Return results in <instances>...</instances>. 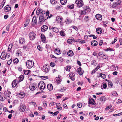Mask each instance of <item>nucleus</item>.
Here are the masks:
<instances>
[{
    "label": "nucleus",
    "instance_id": "obj_1",
    "mask_svg": "<svg viewBox=\"0 0 122 122\" xmlns=\"http://www.w3.org/2000/svg\"><path fill=\"white\" fill-rule=\"evenodd\" d=\"M26 66L28 69H30L34 66V61L31 60H27L26 62Z\"/></svg>",
    "mask_w": 122,
    "mask_h": 122
},
{
    "label": "nucleus",
    "instance_id": "obj_2",
    "mask_svg": "<svg viewBox=\"0 0 122 122\" xmlns=\"http://www.w3.org/2000/svg\"><path fill=\"white\" fill-rule=\"evenodd\" d=\"M26 107V106L25 104L21 103L20 104V106L19 107V110L21 112H23L25 111Z\"/></svg>",
    "mask_w": 122,
    "mask_h": 122
},
{
    "label": "nucleus",
    "instance_id": "obj_3",
    "mask_svg": "<svg viewBox=\"0 0 122 122\" xmlns=\"http://www.w3.org/2000/svg\"><path fill=\"white\" fill-rule=\"evenodd\" d=\"M45 86V84L42 81H41L38 83V87L41 91H43L44 89Z\"/></svg>",
    "mask_w": 122,
    "mask_h": 122
},
{
    "label": "nucleus",
    "instance_id": "obj_4",
    "mask_svg": "<svg viewBox=\"0 0 122 122\" xmlns=\"http://www.w3.org/2000/svg\"><path fill=\"white\" fill-rule=\"evenodd\" d=\"M77 4V6L78 7L80 8L83 6L84 5V3L81 0H79L78 1H76L75 4Z\"/></svg>",
    "mask_w": 122,
    "mask_h": 122
},
{
    "label": "nucleus",
    "instance_id": "obj_5",
    "mask_svg": "<svg viewBox=\"0 0 122 122\" xmlns=\"http://www.w3.org/2000/svg\"><path fill=\"white\" fill-rule=\"evenodd\" d=\"M106 100V99L105 96H102L100 98L99 101L98 103L100 105L102 104L105 102Z\"/></svg>",
    "mask_w": 122,
    "mask_h": 122
},
{
    "label": "nucleus",
    "instance_id": "obj_6",
    "mask_svg": "<svg viewBox=\"0 0 122 122\" xmlns=\"http://www.w3.org/2000/svg\"><path fill=\"white\" fill-rule=\"evenodd\" d=\"M45 13V11L41 9L38 8L36 10V14L39 15V14H44Z\"/></svg>",
    "mask_w": 122,
    "mask_h": 122
},
{
    "label": "nucleus",
    "instance_id": "obj_7",
    "mask_svg": "<svg viewBox=\"0 0 122 122\" xmlns=\"http://www.w3.org/2000/svg\"><path fill=\"white\" fill-rule=\"evenodd\" d=\"M46 19L44 18L43 15H40L39 16V23L40 24H41Z\"/></svg>",
    "mask_w": 122,
    "mask_h": 122
},
{
    "label": "nucleus",
    "instance_id": "obj_8",
    "mask_svg": "<svg viewBox=\"0 0 122 122\" xmlns=\"http://www.w3.org/2000/svg\"><path fill=\"white\" fill-rule=\"evenodd\" d=\"M6 52L5 51H3L2 52L1 55L0 56V58L1 59L3 60L5 59L6 57H7Z\"/></svg>",
    "mask_w": 122,
    "mask_h": 122
},
{
    "label": "nucleus",
    "instance_id": "obj_9",
    "mask_svg": "<svg viewBox=\"0 0 122 122\" xmlns=\"http://www.w3.org/2000/svg\"><path fill=\"white\" fill-rule=\"evenodd\" d=\"M30 39L31 40H33L36 36V34L33 32H30L29 34Z\"/></svg>",
    "mask_w": 122,
    "mask_h": 122
},
{
    "label": "nucleus",
    "instance_id": "obj_10",
    "mask_svg": "<svg viewBox=\"0 0 122 122\" xmlns=\"http://www.w3.org/2000/svg\"><path fill=\"white\" fill-rule=\"evenodd\" d=\"M11 92H10L8 91L7 92L4 97V98L8 100H9L11 96Z\"/></svg>",
    "mask_w": 122,
    "mask_h": 122
},
{
    "label": "nucleus",
    "instance_id": "obj_11",
    "mask_svg": "<svg viewBox=\"0 0 122 122\" xmlns=\"http://www.w3.org/2000/svg\"><path fill=\"white\" fill-rule=\"evenodd\" d=\"M18 81L17 80H15L13 81L12 83V86L14 87L16 86H18L19 84L17 83Z\"/></svg>",
    "mask_w": 122,
    "mask_h": 122
},
{
    "label": "nucleus",
    "instance_id": "obj_12",
    "mask_svg": "<svg viewBox=\"0 0 122 122\" xmlns=\"http://www.w3.org/2000/svg\"><path fill=\"white\" fill-rule=\"evenodd\" d=\"M29 88L31 90L33 91L36 88V86L35 84L34 83L31 84L30 85Z\"/></svg>",
    "mask_w": 122,
    "mask_h": 122
},
{
    "label": "nucleus",
    "instance_id": "obj_13",
    "mask_svg": "<svg viewBox=\"0 0 122 122\" xmlns=\"http://www.w3.org/2000/svg\"><path fill=\"white\" fill-rule=\"evenodd\" d=\"M69 75L70 79L72 81H74L75 80V75L74 73L72 72H70L69 73Z\"/></svg>",
    "mask_w": 122,
    "mask_h": 122
},
{
    "label": "nucleus",
    "instance_id": "obj_14",
    "mask_svg": "<svg viewBox=\"0 0 122 122\" xmlns=\"http://www.w3.org/2000/svg\"><path fill=\"white\" fill-rule=\"evenodd\" d=\"M83 11L85 12H86V14L87 12H90L91 11V10L88 6H84L83 7Z\"/></svg>",
    "mask_w": 122,
    "mask_h": 122
},
{
    "label": "nucleus",
    "instance_id": "obj_15",
    "mask_svg": "<svg viewBox=\"0 0 122 122\" xmlns=\"http://www.w3.org/2000/svg\"><path fill=\"white\" fill-rule=\"evenodd\" d=\"M49 29L50 30L52 29L53 31L56 33H57L59 31L58 29L57 28L53 27L51 26H50L49 27Z\"/></svg>",
    "mask_w": 122,
    "mask_h": 122
},
{
    "label": "nucleus",
    "instance_id": "obj_16",
    "mask_svg": "<svg viewBox=\"0 0 122 122\" xmlns=\"http://www.w3.org/2000/svg\"><path fill=\"white\" fill-rule=\"evenodd\" d=\"M77 70V71L80 75H82L83 74L84 71L81 67H79Z\"/></svg>",
    "mask_w": 122,
    "mask_h": 122
},
{
    "label": "nucleus",
    "instance_id": "obj_17",
    "mask_svg": "<svg viewBox=\"0 0 122 122\" xmlns=\"http://www.w3.org/2000/svg\"><path fill=\"white\" fill-rule=\"evenodd\" d=\"M4 9L5 12H8L10 11L11 8L10 6L7 5L4 7Z\"/></svg>",
    "mask_w": 122,
    "mask_h": 122
},
{
    "label": "nucleus",
    "instance_id": "obj_18",
    "mask_svg": "<svg viewBox=\"0 0 122 122\" xmlns=\"http://www.w3.org/2000/svg\"><path fill=\"white\" fill-rule=\"evenodd\" d=\"M63 18L61 17H60L59 16H57L56 17V20L57 21H58V23H61V21L63 20Z\"/></svg>",
    "mask_w": 122,
    "mask_h": 122
},
{
    "label": "nucleus",
    "instance_id": "obj_19",
    "mask_svg": "<svg viewBox=\"0 0 122 122\" xmlns=\"http://www.w3.org/2000/svg\"><path fill=\"white\" fill-rule=\"evenodd\" d=\"M88 102L89 104H92V105H95V103L93 99L91 98H89Z\"/></svg>",
    "mask_w": 122,
    "mask_h": 122
},
{
    "label": "nucleus",
    "instance_id": "obj_20",
    "mask_svg": "<svg viewBox=\"0 0 122 122\" xmlns=\"http://www.w3.org/2000/svg\"><path fill=\"white\" fill-rule=\"evenodd\" d=\"M48 29V27L46 25H43L42 27L41 28V30L43 32H44L46 31Z\"/></svg>",
    "mask_w": 122,
    "mask_h": 122
},
{
    "label": "nucleus",
    "instance_id": "obj_21",
    "mask_svg": "<svg viewBox=\"0 0 122 122\" xmlns=\"http://www.w3.org/2000/svg\"><path fill=\"white\" fill-rule=\"evenodd\" d=\"M41 38L42 40V41L44 43H45L46 38L45 35L43 34H41Z\"/></svg>",
    "mask_w": 122,
    "mask_h": 122
},
{
    "label": "nucleus",
    "instance_id": "obj_22",
    "mask_svg": "<svg viewBox=\"0 0 122 122\" xmlns=\"http://www.w3.org/2000/svg\"><path fill=\"white\" fill-rule=\"evenodd\" d=\"M42 70L46 73L48 72L49 71L48 68H47L46 66H43Z\"/></svg>",
    "mask_w": 122,
    "mask_h": 122
},
{
    "label": "nucleus",
    "instance_id": "obj_23",
    "mask_svg": "<svg viewBox=\"0 0 122 122\" xmlns=\"http://www.w3.org/2000/svg\"><path fill=\"white\" fill-rule=\"evenodd\" d=\"M97 44V42L95 40L92 41L91 42V45L92 46H96Z\"/></svg>",
    "mask_w": 122,
    "mask_h": 122
},
{
    "label": "nucleus",
    "instance_id": "obj_24",
    "mask_svg": "<svg viewBox=\"0 0 122 122\" xmlns=\"http://www.w3.org/2000/svg\"><path fill=\"white\" fill-rule=\"evenodd\" d=\"M96 17L97 19L99 20H101L102 19V16L101 15L97 14L96 15Z\"/></svg>",
    "mask_w": 122,
    "mask_h": 122
},
{
    "label": "nucleus",
    "instance_id": "obj_25",
    "mask_svg": "<svg viewBox=\"0 0 122 122\" xmlns=\"http://www.w3.org/2000/svg\"><path fill=\"white\" fill-rule=\"evenodd\" d=\"M47 87L48 89L50 91L52 90L53 89V86L51 84H48L47 86Z\"/></svg>",
    "mask_w": 122,
    "mask_h": 122
},
{
    "label": "nucleus",
    "instance_id": "obj_26",
    "mask_svg": "<svg viewBox=\"0 0 122 122\" xmlns=\"http://www.w3.org/2000/svg\"><path fill=\"white\" fill-rule=\"evenodd\" d=\"M67 55L69 56H72L74 54L73 51L72 50L69 51L67 53Z\"/></svg>",
    "mask_w": 122,
    "mask_h": 122
},
{
    "label": "nucleus",
    "instance_id": "obj_27",
    "mask_svg": "<svg viewBox=\"0 0 122 122\" xmlns=\"http://www.w3.org/2000/svg\"><path fill=\"white\" fill-rule=\"evenodd\" d=\"M25 42V40L23 38H22L20 39L19 43L20 44H23Z\"/></svg>",
    "mask_w": 122,
    "mask_h": 122
},
{
    "label": "nucleus",
    "instance_id": "obj_28",
    "mask_svg": "<svg viewBox=\"0 0 122 122\" xmlns=\"http://www.w3.org/2000/svg\"><path fill=\"white\" fill-rule=\"evenodd\" d=\"M30 72V70H24V72L25 75H27Z\"/></svg>",
    "mask_w": 122,
    "mask_h": 122
},
{
    "label": "nucleus",
    "instance_id": "obj_29",
    "mask_svg": "<svg viewBox=\"0 0 122 122\" xmlns=\"http://www.w3.org/2000/svg\"><path fill=\"white\" fill-rule=\"evenodd\" d=\"M96 31L97 34H101L102 33V29L100 28H97L96 29Z\"/></svg>",
    "mask_w": 122,
    "mask_h": 122
},
{
    "label": "nucleus",
    "instance_id": "obj_30",
    "mask_svg": "<svg viewBox=\"0 0 122 122\" xmlns=\"http://www.w3.org/2000/svg\"><path fill=\"white\" fill-rule=\"evenodd\" d=\"M24 78V76L23 75H21L19 77V82H20L23 81Z\"/></svg>",
    "mask_w": 122,
    "mask_h": 122
},
{
    "label": "nucleus",
    "instance_id": "obj_31",
    "mask_svg": "<svg viewBox=\"0 0 122 122\" xmlns=\"http://www.w3.org/2000/svg\"><path fill=\"white\" fill-rule=\"evenodd\" d=\"M36 16H34L33 17L32 21L33 22L34 24H36Z\"/></svg>",
    "mask_w": 122,
    "mask_h": 122
},
{
    "label": "nucleus",
    "instance_id": "obj_32",
    "mask_svg": "<svg viewBox=\"0 0 122 122\" xmlns=\"http://www.w3.org/2000/svg\"><path fill=\"white\" fill-rule=\"evenodd\" d=\"M74 39L73 38H70L67 40V42L69 44H71L72 43V41H74Z\"/></svg>",
    "mask_w": 122,
    "mask_h": 122
},
{
    "label": "nucleus",
    "instance_id": "obj_33",
    "mask_svg": "<svg viewBox=\"0 0 122 122\" xmlns=\"http://www.w3.org/2000/svg\"><path fill=\"white\" fill-rule=\"evenodd\" d=\"M107 87V85L106 83H104V84L103 85H102L101 87L102 89H103V88L106 89Z\"/></svg>",
    "mask_w": 122,
    "mask_h": 122
},
{
    "label": "nucleus",
    "instance_id": "obj_34",
    "mask_svg": "<svg viewBox=\"0 0 122 122\" xmlns=\"http://www.w3.org/2000/svg\"><path fill=\"white\" fill-rule=\"evenodd\" d=\"M55 53L57 55L60 54L61 53V51L59 49H56L55 51Z\"/></svg>",
    "mask_w": 122,
    "mask_h": 122
},
{
    "label": "nucleus",
    "instance_id": "obj_35",
    "mask_svg": "<svg viewBox=\"0 0 122 122\" xmlns=\"http://www.w3.org/2000/svg\"><path fill=\"white\" fill-rule=\"evenodd\" d=\"M67 0H61L60 2L61 4L64 5L66 4L67 2Z\"/></svg>",
    "mask_w": 122,
    "mask_h": 122
},
{
    "label": "nucleus",
    "instance_id": "obj_36",
    "mask_svg": "<svg viewBox=\"0 0 122 122\" xmlns=\"http://www.w3.org/2000/svg\"><path fill=\"white\" fill-rule=\"evenodd\" d=\"M50 2L52 4H56L57 3V1L56 0H51Z\"/></svg>",
    "mask_w": 122,
    "mask_h": 122
},
{
    "label": "nucleus",
    "instance_id": "obj_37",
    "mask_svg": "<svg viewBox=\"0 0 122 122\" xmlns=\"http://www.w3.org/2000/svg\"><path fill=\"white\" fill-rule=\"evenodd\" d=\"M19 97L21 98L24 97L25 96L24 93H20L19 94Z\"/></svg>",
    "mask_w": 122,
    "mask_h": 122
},
{
    "label": "nucleus",
    "instance_id": "obj_38",
    "mask_svg": "<svg viewBox=\"0 0 122 122\" xmlns=\"http://www.w3.org/2000/svg\"><path fill=\"white\" fill-rule=\"evenodd\" d=\"M5 0H4L2 2L1 5H0V9L2 8L3 7L5 4Z\"/></svg>",
    "mask_w": 122,
    "mask_h": 122
},
{
    "label": "nucleus",
    "instance_id": "obj_39",
    "mask_svg": "<svg viewBox=\"0 0 122 122\" xmlns=\"http://www.w3.org/2000/svg\"><path fill=\"white\" fill-rule=\"evenodd\" d=\"M72 20L70 19H67L66 20V22L67 24H69L71 23L72 22Z\"/></svg>",
    "mask_w": 122,
    "mask_h": 122
},
{
    "label": "nucleus",
    "instance_id": "obj_40",
    "mask_svg": "<svg viewBox=\"0 0 122 122\" xmlns=\"http://www.w3.org/2000/svg\"><path fill=\"white\" fill-rule=\"evenodd\" d=\"M13 46V45L12 44H10L8 48V51H10L11 48H12Z\"/></svg>",
    "mask_w": 122,
    "mask_h": 122
},
{
    "label": "nucleus",
    "instance_id": "obj_41",
    "mask_svg": "<svg viewBox=\"0 0 122 122\" xmlns=\"http://www.w3.org/2000/svg\"><path fill=\"white\" fill-rule=\"evenodd\" d=\"M71 67L70 66H67L65 68V70L66 71H70Z\"/></svg>",
    "mask_w": 122,
    "mask_h": 122
},
{
    "label": "nucleus",
    "instance_id": "obj_42",
    "mask_svg": "<svg viewBox=\"0 0 122 122\" xmlns=\"http://www.w3.org/2000/svg\"><path fill=\"white\" fill-rule=\"evenodd\" d=\"M13 61L15 63H17L19 62L18 59L16 58L13 60Z\"/></svg>",
    "mask_w": 122,
    "mask_h": 122
},
{
    "label": "nucleus",
    "instance_id": "obj_43",
    "mask_svg": "<svg viewBox=\"0 0 122 122\" xmlns=\"http://www.w3.org/2000/svg\"><path fill=\"white\" fill-rule=\"evenodd\" d=\"M79 13L81 15H82L83 14H86V12H85L83 10H79L78 11Z\"/></svg>",
    "mask_w": 122,
    "mask_h": 122
},
{
    "label": "nucleus",
    "instance_id": "obj_44",
    "mask_svg": "<svg viewBox=\"0 0 122 122\" xmlns=\"http://www.w3.org/2000/svg\"><path fill=\"white\" fill-rule=\"evenodd\" d=\"M60 34L61 36H65V34L64 31L62 30L60 32Z\"/></svg>",
    "mask_w": 122,
    "mask_h": 122
},
{
    "label": "nucleus",
    "instance_id": "obj_45",
    "mask_svg": "<svg viewBox=\"0 0 122 122\" xmlns=\"http://www.w3.org/2000/svg\"><path fill=\"white\" fill-rule=\"evenodd\" d=\"M108 86L109 87H112L113 86V84L111 81H109L108 83Z\"/></svg>",
    "mask_w": 122,
    "mask_h": 122
},
{
    "label": "nucleus",
    "instance_id": "obj_46",
    "mask_svg": "<svg viewBox=\"0 0 122 122\" xmlns=\"http://www.w3.org/2000/svg\"><path fill=\"white\" fill-rule=\"evenodd\" d=\"M49 11H48L47 10L46 13V17H47V18L46 19L48 18L49 17Z\"/></svg>",
    "mask_w": 122,
    "mask_h": 122
},
{
    "label": "nucleus",
    "instance_id": "obj_47",
    "mask_svg": "<svg viewBox=\"0 0 122 122\" xmlns=\"http://www.w3.org/2000/svg\"><path fill=\"white\" fill-rule=\"evenodd\" d=\"M37 48L40 51H41L42 50V47L40 46H37Z\"/></svg>",
    "mask_w": 122,
    "mask_h": 122
},
{
    "label": "nucleus",
    "instance_id": "obj_48",
    "mask_svg": "<svg viewBox=\"0 0 122 122\" xmlns=\"http://www.w3.org/2000/svg\"><path fill=\"white\" fill-rule=\"evenodd\" d=\"M41 78L45 80L48 77L47 76H41Z\"/></svg>",
    "mask_w": 122,
    "mask_h": 122
},
{
    "label": "nucleus",
    "instance_id": "obj_49",
    "mask_svg": "<svg viewBox=\"0 0 122 122\" xmlns=\"http://www.w3.org/2000/svg\"><path fill=\"white\" fill-rule=\"evenodd\" d=\"M10 27V26L9 25H7L6 27V30L7 31V32L9 30V29Z\"/></svg>",
    "mask_w": 122,
    "mask_h": 122
},
{
    "label": "nucleus",
    "instance_id": "obj_50",
    "mask_svg": "<svg viewBox=\"0 0 122 122\" xmlns=\"http://www.w3.org/2000/svg\"><path fill=\"white\" fill-rule=\"evenodd\" d=\"M112 95L114 96H117V94L116 92L115 91L113 92L112 93Z\"/></svg>",
    "mask_w": 122,
    "mask_h": 122
},
{
    "label": "nucleus",
    "instance_id": "obj_51",
    "mask_svg": "<svg viewBox=\"0 0 122 122\" xmlns=\"http://www.w3.org/2000/svg\"><path fill=\"white\" fill-rule=\"evenodd\" d=\"M54 33L53 32H50L49 33V36L50 37H52L54 35Z\"/></svg>",
    "mask_w": 122,
    "mask_h": 122
},
{
    "label": "nucleus",
    "instance_id": "obj_52",
    "mask_svg": "<svg viewBox=\"0 0 122 122\" xmlns=\"http://www.w3.org/2000/svg\"><path fill=\"white\" fill-rule=\"evenodd\" d=\"M101 77L103 79H104L106 78V76L105 74L101 73Z\"/></svg>",
    "mask_w": 122,
    "mask_h": 122
},
{
    "label": "nucleus",
    "instance_id": "obj_53",
    "mask_svg": "<svg viewBox=\"0 0 122 122\" xmlns=\"http://www.w3.org/2000/svg\"><path fill=\"white\" fill-rule=\"evenodd\" d=\"M85 19L86 22H87L89 20V17L88 16H86L85 17Z\"/></svg>",
    "mask_w": 122,
    "mask_h": 122
},
{
    "label": "nucleus",
    "instance_id": "obj_54",
    "mask_svg": "<svg viewBox=\"0 0 122 122\" xmlns=\"http://www.w3.org/2000/svg\"><path fill=\"white\" fill-rule=\"evenodd\" d=\"M96 61L95 60L92 61V64L94 66L96 65Z\"/></svg>",
    "mask_w": 122,
    "mask_h": 122
},
{
    "label": "nucleus",
    "instance_id": "obj_55",
    "mask_svg": "<svg viewBox=\"0 0 122 122\" xmlns=\"http://www.w3.org/2000/svg\"><path fill=\"white\" fill-rule=\"evenodd\" d=\"M77 105L78 107L79 108H80L82 107V105L81 103H77Z\"/></svg>",
    "mask_w": 122,
    "mask_h": 122
},
{
    "label": "nucleus",
    "instance_id": "obj_56",
    "mask_svg": "<svg viewBox=\"0 0 122 122\" xmlns=\"http://www.w3.org/2000/svg\"><path fill=\"white\" fill-rule=\"evenodd\" d=\"M50 65L52 67H54L55 65V64L54 63L52 62H51L50 63Z\"/></svg>",
    "mask_w": 122,
    "mask_h": 122
},
{
    "label": "nucleus",
    "instance_id": "obj_57",
    "mask_svg": "<svg viewBox=\"0 0 122 122\" xmlns=\"http://www.w3.org/2000/svg\"><path fill=\"white\" fill-rule=\"evenodd\" d=\"M11 62H12V59H11L7 61V64L9 65H10V64L11 63Z\"/></svg>",
    "mask_w": 122,
    "mask_h": 122
},
{
    "label": "nucleus",
    "instance_id": "obj_58",
    "mask_svg": "<svg viewBox=\"0 0 122 122\" xmlns=\"http://www.w3.org/2000/svg\"><path fill=\"white\" fill-rule=\"evenodd\" d=\"M97 71V70L96 68L93 70L91 73L92 75L93 73H95V72Z\"/></svg>",
    "mask_w": 122,
    "mask_h": 122
},
{
    "label": "nucleus",
    "instance_id": "obj_59",
    "mask_svg": "<svg viewBox=\"0 0 122 122\" xmlns=\"http://www.w3.org/2000/svg\"><path fill=\"white\" fill-rule=\"evenodd\" d=\"M112 107V106L111 105L107 107L106 108V109L107 110L109 109H110Z\"/></svg>",
    "mask_w": 122,
    "mask_h": 122
},
{
    "label": "nucleus",
    "instance_id": "obj_60",
    "mask_svg": "<svg viewBox=\"0 0 122 122\" xmlns=\"http://www.w3.org/2000/svg\"><path fill=\"white\" fill-rule=\"evenodd\" d=\"M106 51H113V50L112 48H107V49H106Z\"/></svg>",
    "mask_w": 122,
    "mask_h": 122
},
{
    "label": "nucleus",
    "instance_id": "obj_61",
    "mask_svg": "<svg viewBox=\"0 0 122 122\" xmlns=\"http://www.w3.org/2000/svg\"><path fill=\"white\" fill-rule=\"evenodd\" d=\"M59 112L58 111H57L56 112H55L53 113V114L52 115L53 116H56L58 114V113Z\"/></svg>",
    "mask_w": 122,
    "mask_h": 122
},
{
    "label": "nucleus",
    "instance_id": "obj_62",
    "mask_svg": "<svg viewBox=\"0 0 122 122\" xmlns=\"http://www.w3.org/2000/svg\"><path fill=\"white\" fill-rule=\"evenodd\" d=\"M46 47L47 49H50L51 48L50 46L48 45L47 44L46 46Z\"/></svg>",
    "mask_w": 122,
    "mask_h": 122
},
{
    "label": "nucleus",
    "instance_id": "obj_63",
    "mask_svg": "<svg viewBox=\"0 0 122 122\" xmlns=\"http://www.w3.org/2000/svg\"><path fill=\"white\" fill-rule=\"evenodd\" d=\"M69 8L71 9H72L74 8V5L72 4L69 6Z\"/></svg>",
    "mask_w": 122,
    "mask_h": 122
},
{
    "label": "nucleus",
    "instance_id": "obj_64",
    "mask_svg": "<svg viewBox=\"0 0 122 122\" xmlns=\"http://www.w3.org/2000/svg\"><path fill=\"white\" fill-rule=\"evenodd\" d=\"M112 68L114 70H116V68L115 66H112Z\"/></svg>",
    "mask_w": 122,
    "mask_h": 122
}]
</instances>
